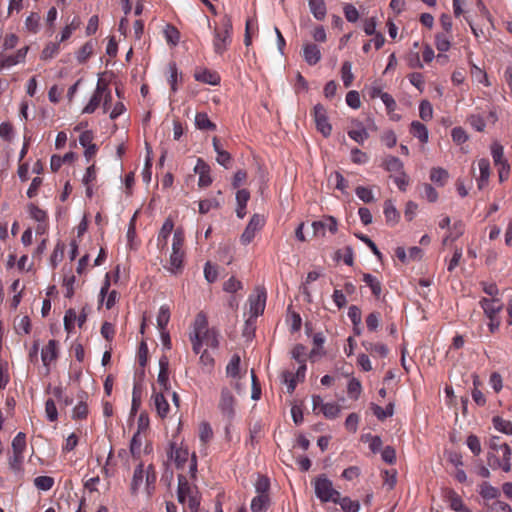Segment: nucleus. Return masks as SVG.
<instances>
[{
  "label": "nucleus",
  "instance_id": "4468645a",
  "mask_svg": "<svg viewBox=\"0 0 512 512\" xmlns=\"http://www.w3.org/2000/svg\"><path fill=\"white\" fill-rule=\"evenodd\" d=\"M77 398L79 402L73 408L72 417L73 419L82 420L85 419L88 415V406L86 402L88 399V394L85 391H81L78 393Z\"/></svg>",
  "mask_w": 512,
  "mask_h": 512
},
{
  "label": "nucleus",
  "instance_id": "a18cd8bd",
  "mask_svg": "<svg viewBox=\"0 0 512 512\" xmlns=\"http://www.w3.org/2000/svg\"><path fill=\"white\" fill-rule=\"evenodd\" d=\"M491 155L496 166L502 163H507V161L504 159L503 146L499 142L492 143Z\"/></svg>",
  "mask_w": 512,
  "mask_h": 512
},
{
  "label": "nucleus",
  "instance_id": "5701e85b",
  "mask_svg": "<svg viewBox=\"0 0 512 512\" xmlns=\"http://www.w3.org/2000/svg\"><path fill=\"white\" fill-rule=\"evenodd\" d=\"M250 199V193L246 189L238 190L236 193L237 209L236 214L239 218H244L246 215V205Z\"/></svg>",
  "mask_w": 512,
  "mask_h": 512
},
{
  "label": "nucleus",
  "instance_id": "f8f14e48",
  "mask_svg": "<svg viewBox=\"0 0 512 512\" xmlns=\"http://www.w3.org/2000/svg\"><path fill=\"white\" fill-rule=\"evenodd\" d=\"M194 171L199 175L198 185L200 187H208L211 185L212 178L210 176V167L203 159L198 158Z\"/></svg>",
  "mask_w": 512,
  "mask_h": 512
},
{
  "label": "nucleus",
  "instance_id": "2f4dec72",
  "mask_svg": "<svg viewBox=\"0 0 512 512\" xmlns=\"http://www.w3.org/2000/svg\"><path fill=\"white\" fill-rule=\"evenodd\" d=\"M363 281L366 283L367 286H369V288L372 291V294L376 298H379L382 293L381 282L375 276L369 273L363 274Z\"/></svg>",
  "mask_w": 512,
  "mask_h": 512
},
{
  "label": "nucleus",
  "instance_id": "58836bf2",
  "mask_svg": "<svg viewBox=\"0 0 512 512\" xmlns=\"http://www.w3.org/2000/svg\"><path fill=\"white\" fill-rule=\"evenodd\" d=\"M493 426L496 430L501 433L512 435V422L509 420H505L499 416H495L492 419Z\"/></svg>",
  "mask_w": 512,
  "mask_h": 512
},
{
  "label": "nucleus",
  "instance_id": "0eeeda50",
  "mask_svg": "<svg viewBox=\"0 0 512 512\" xmlns=\"http://www.w3.org/2000/svg\"><path fill=\"white\" fill-rule=\"evenodd\" d=\"M264 225V218L259 214H254L246 228L244 229L240 241L243 245H248L251 243L256 235V233L261 230Z\"/></svg>",
  "mask_w": 512,
  "mask_h": 512
},
{
  "label": "nucleus",
  "instance_id": "473e14b6",
  "mask_svg": "<svg viewBox=\"0 0 512 512\" xmlns=\"http://www.w3.org/2000/svg\"><path fill=\"white\" fill-rule=\"evenodd\" d=\"M335 504H339L343 512H358L360 504L358 501H353L349 497L338 496Z\"/></svg>",
  "mask_w": 512,
  "mask_h": 512
},
{
  "label": "nucleus",
  "instance_id": "13d9d810",
  "mask_svg": "<svg viewBox=\"0 0 512 512\" xmlns=\"http://www.w3.org/2000/svg\"><path fill=\"white\" fill-rule=\"evenodd\" d=\"M282 377L284 382L287 384V392L292 394L295 391L297 382L299 380L294 376V373L290 371H284L282 373Z\"/></svg>",
  "mask_w": 512,
  "mask_h": 512
},
{
  "label": "nucleus",
  "instance_id": "2eb2a0df",
  "mask_svg": "<svg viewBox=\"0 0 512 512\" xmlns=\"http://www.w3.org/2000/svg\"><path fill=\"white\" fill-rule=\"evenodd\" d=\"M303 57L309 65H316L321 59V51L314 43H307L303 46Z\"/></svg>",
  "mask_w": 512,
  "mask_h": 512
},
{
  "label": "nucleus",
  "instance_id": "9d476101",
  "mask_svg": "<svg viewBox=\"0 0 512 512\" xmlns=\"http://www.w3.org/2000/svg\"><path fill=\"white\" fill-rule=\"evenodd\" d=\"M194 78L198 82L213 86L219 85L221 81V77L217 71L203 67H196Z\"/></svg>",
  "mask_w": 512,
  "mask_h": 512
},
{
  "label": "nucleus",
  "instance_id": "1a4fd4ad",
  "mask_svg": "<svg viewBox=\"0 0 512 512\" xmlns=\"http://www.w3.org/2000/svg\"><path fill=\"white\" fill-rule=\"evenodd\" d=\"M312 228L315 236H325L326 230L330 233L335 234L338 229L337 220L332 216L324 217L321 220L314 221Z\"/></svg>",
  "mask_w": 512,
  "mask_h": 512
},
{
  "label": "nucleus",
  "instance_id": "79ce46f5",
  "mask_svg": "<svg viewBox=\"0 0 512 512\" xmlns=\"http://www.w3.org/2000/svg\"><path fill=\"white\" fill-rule=\"evenodd\" d=\"M170 320V309L167 305H162L157 315V326L160 331H164Z\"/></svg>",
  "mask_w": 512,
  "mask_h": 512
},
{
  "label": "nucleus",
  "instance_id": "f257e3e1",
  "mask_svg": "<svg viewBox=\"0 0 512 512\" xmlns=\"http://www.w3.org/2000/svg\"><path fill=\"white\" fill-rule=\"evenodd\" d=\"M231 42L232 22L228 16H225L214 29L213 49L215 53L222 55L228 49Z\"/></svg>",
  "mask_w": 512,
  "mask_h": 512
},
{
  "label": "nucleus",
  "instance_id": "4c0bfd02",
  "mask_svg": "<svg viewBox=\"0 0 512 512\" xmlns=\"http://www.w3.org/2000/svg\"><path fill=\"white\" fill-rule=\"evenodd\" d=\"M184 258V251H176L172 250L170 255L169 263L170 267L168 268L172 273H176L178 270L182 268Z\"/></svg>",
  "mask_w": 512,
  "mask_h": 512
},
{
  "label": "nucleus",
  "instance_id": "052dcab7",
  "mask_svg": "<svg viewBox=\"0 0 512 512\" xmlns=\"http://www.w3.org/2000/svg\"><path fill=\"white\" fill-rule=\"evenodd\" d=\"M167 43L176 45L179 42L180 34L179 31L174 27L168 25L164 31Z\"/></svg>",
  "mask_w": 512,
  "mask_h": 512
},
{
  "label": "nucleus",
  "instance_id": "3c124183",
  "mask_svg": "<svg viewBox=\"0 0 512 512\" xmlns=\"http://www.w3.org/2000/svg\"><path fill=\"white\" fill-rule=\"evenodd\" d=\"M480 495L484 499H495L500 495V492L497 488L493 487L487 482H484L481 485Z\"/></svg>",
  "mask_w": 512,
  "mask_h": 512
},
{
  "label": "nucleus",
  "instance_id": "f03ea898",
  "mask_svg": "<svg viewBox=\"0 0 512 512\" xmlns=\"http://www.w3.org/2000/svg\"><path fill=\"white\" fill-rule=\"evenodd\" d=\"M111 100V91L105 83L99 80L93 95L83 108V113L91 114L95 112L96 109L100 107L101 103H103L104 111H107L110 107Z\"/></svg>",
  "mask_w": 512,
  "mask_h": 512
},
{
  "label": "nucleus",
  "instance_id": "6e6552de",
  "mask_svg": "<svg viewBox=\"0 0 512 512\" xmlns=\"http://www.w3.org/2000/svg\"><path fill=\"white\" fill-rule=\"evenodd\" d=\"M169 451L167 452L168 458L174 461L178 469H183L189 459V450L186 447H178L175 442H171L169 445Z\"/></svg>",
  "mask_w": 512,
  "mask_h": 512
},
{
  "label": "nucleus",
  "instance_id": "bf43d9fd",
  "mask_svg": "<svg viewBox=\"0 0 512 512\" xmlns=\"http://www.w3.org/2000/svg\"><path fill=\"white\" fill-rule=\"evenodd\" d=\"M291 356L298 363H305L306 362V347L302 344H296L291 351Z\"/></svg>",
  "mask_w": 512,
  "mask_h": 512
},
{
  "label": "nucleus",
  "instance_id": "f3484780",
  "mask_svg": "<svg viewBox=\"0 0 512 512\" xmlns=\"http://www.w3.org/2000/svg\"><path fill=\"white\" fill-rule=\"evenodd\" d=\"M478 167L480 171V176L477 178V185L480 190L484 189L488 183L490 178V162L486 158H482L478 161Z\"/></svg>",
  "mask_w": 512,
  "mask_h": 512
},
{
  "label": "nucleus",
  "instance_id": "37998d69",
  "mask_svg": "<svg viewBox=\"0 0 512 512\" xmlns=\"http://www.w3.org/2000/svg\"><path fill=\"white\" fill-rule=\"evenodd\" d=\"M341 78L346 88L350 87L354 80L352 73V64L349 61H345L341 67Z\"/></svg>",
  "mask_w": 512,
  "mask_h": 512
},
{
  "label": "nucleus",
  "instance_id": "4be33fe9",
  "mask_svg": "<svg viewBox=\"0 0 512 512\" xmlns=\"http://www.w3.org/2000/svg\"><path fill=\"white\" fill-rule=\"evenodd\" d=\"M152 399L154 402V406L156 409V412L158 416L162 419H164L168 412H169V404L166 398L164 397L163 393H154L152 395Z\"/></svg>",
  "mask_w": 512,
  "mask_h": 512
},
{
  "label": "nucleus",
  "instance_id": "39448f33",
  "mask_svg": "<svg viewBox=\"0 0 512 512\" xmlns=\"http://www.w3.org/2000/svg\"><path fill=\"white\" fill-rule=\"evenodd\" d=\"M235 397L228 388H222L218 407L222 415L231 422L235 416Z\"/></svg>",
  "mask_w": 512,
  "mask_h": 512
},
{
  "label": "nucleus",
  "instance_id": "6e6d98bb",
  "mask_svg": "<svg viewBox=\"0 0 512 512\" xmlns=\"http://www.w3.org/2000/svg\"><path fill=\"white\" fill-rule=\"evenodd\" d=\"M213 437V431L209 423L203 422L199 427V438L205 444Z\"/></svg>",
  "mask_w": 512,
  "mask_h": 512
},
{
  "label": "nucleus",
  "instance_id": "aec40b11",
  "mask_svg": "<svg viewBox=\"0 0 512 512\" xmlns=\"http://www.w3.org/2000/svg\"><path fill=\"white\" fill-rule=\"evenodd\" d=\"M271 505L269 494H257L251 501L250 509L252 512H265Z\"/></svg>",
  "mask_w": 512,
  "mask_h": 512
},
{
  "label": "nucleus",
  "instance_id": "c03bdc74",
  "mask_svg": "<svg viewBox=\"0 0 512 512\" xmlns=\"http://www.w3.org/2000/svg\"><path fill=\"white\" fill-rule=\"evenodd\" d=\"M364 347L366 348V350L368 352H370V354L372 355H378L380 357H386L388 355V348L385 344L383 343H367V344H363Z\"/></svg>",
  "mask_w": 512,
  "mask_h": 512
},
{
  "label": "nucleus",
  "instance_id": "680f3d73",
  "mask_svg": "<svg viewBox=\"0 0 512 512\" xmlns=\"http://www.w3.org/2000/svg\"><path fill=\"white\" fill-rule=\"evenodd\" d=\"M196 128H215V125L210 121L206 113L199 112L195 116Z\"/></svg>",
  "mask_w": 512,
  "mask_h": 512
},
{
  "label": "nucleus",
  "instance_id": "0e129e2a",
  "mask_svg": "<svg viewBox=\"0 0 512 512\" xmlns=\"http://www.w3.org/2000/svg\"><path fill=\"white\" fill-rule=\"evenodd\" d=\"M362 391V386H361V383L360 381H358L357 379L355 378H352L349 383H348V386H347V392L348 394L354 398V399H358L360 393Z\"/></svg>",
  "mask_w": 512,
  "mask_h": 512
},
{
  "label": "nucleus",
  "instance_id": "8fccbe9b",
  "mask_svg": "<svg viewBox=\"0 0 512 512\" xmlns=\"http://www.w3.org/2000/svg\"><path fill=\"white\" fill-rule=\"evenodd\" d=\"M34 485L43 491L50 490L54 485V479L50 476H38L34 479Z\"/></svg>",
  "mask_w": 512,
  "mask_h": 512
},
{
  "label": "nucleus",
  "instance_id": "338daca9",
  "mask_svg": "<svg viewBox=\"0 0 512 512\" xmlns=\"http://www.w3.org/2000/svg\"><path fill=\"white\" fill-rule=\"evenodd\" d=\"M346 103L353 109H358L361 106L360 95L357 91L351 90L346 94Z\"/></svg>",
  "mask_w": 512,
  "mask_h": 512
},
{
  "label": "nucleus",
  "instance_id": "a211bd4d",
  "mask_svg": "<svg viewBox=\"0 0 512 512\" xmlns=\"http://www.w3.org/2000/svg\"><path fill=\"white\" fill-rule=\"evenodd\" d=\"M173 228H174V223H173L172 219L167 218L164 221V223L159 231L158 237H157V246L159 249L163 250L167 247V240H168L169 235L173 231Z\"/></svg>",
  "mask_w": 512,
  "mask_h": 512
},
{
  "label": "nucleus",
  "instance_id": "b1692460",
  "mask_svg": "<svg viewBox=\"0 0 512 512\" xmlns=\"http://www.w3.org/2000/svg\"><path fill=\"white\" fill-rule=\"evenodd\" d=\"M144 479V465L143 463H139L134 470L130 491L132 495H136L143 484Z\"/></svg>",
  "mask_w": 512,
  "mask_h": 512
},
{
  "label": "nucleus",
  "instance_id": "c756f323",
  "mask_svg": "<svg viewBox=\"0 0 512 512\" xmlns=\"http://www.w3.org/2000/svg\"><path fill=\"white\" fill-rule=\"evenodd\" d=\"M383 167L389 171L394 173H402L403 172V163L402 161L395 156H387L383 160Z\"/></svg>",
  "mask_w": 512,
  "mask_h": 512
},
{
  "label": "nucleus",
  "instance_id": "4d7b16f0",
  "mask_svg": "<svg viewBox=\"0 0 512 512\" xmlns=\"http://www.w3.org/2000/svg\"><path fill=\"white\" fill-rule=\"evenodd\" d=\"M270 481L265 476H259L255 483V491L257 494H269Z\"/></svg>",
  "mask_w": 512,
  "mask_h": 512
},
{
  "label": "nucleus",
  "instance_id": "e2e57ef3",
  "mask_svg": "<svg viewBox=\"0 0 512 512\" xmlns=\"http://www.w3.org/2000/svg\"><path fill=\"white\" fill-rule=\"evenodd\" d=\"M45 413L49 421L54 422L58 418V411L54 400L48 399L45 403Z\"/></svg>",
  "mask_w": 512,
  "mask_h": 512
},
{
  "label": "nucleus",
  "instance_id": "864d4df0",
  "mask_svg": "<svg viewBox=\"0 0 512 512\" xmlns=\"http://www.w3.org/2000/svg\"><path fill=\"white\" fill-rule=\"evenodd\" d=\"M355 193L359 199L365 203H371L374 201V195L370 188L364 186H358L355 189Z\"/></svg>",
  "mask_w": 512,
  "mask_h": 512
},
{
  "label": "nucleus",
  "instance_id": "603ef678",
  "mask_svg": "<svg viewBox=\"0 0 512 512\" xmlns=\"http://www.w3.org/2000/svg\"><path fill=\"white\" fill-rule=\"evenodd\" d=\"M28 211L31 218H33L37 222L41 223L47 220V213L33 203L29 204Z\"/></svg>",
  "mask_w": 512,
  "mask_h": 512
},
{
  "label": "nucleus",
  "instance_id": "6ab92c4d",
  "mask_svg": "<svg viewBox=\"0 0 512 512\" xmlns=\"http://www.w3.org/2000/svg\"><path fill=\"white\" fill-rule=\"evenodd\" d=\"M312 116L314 118L316 128H331V125L328 123L327 111L323 105H315L312 111Z\"/></svg>",
  "mask_w": 512,
  "mask_h": 512
},
{
  "label": "nucleus",
  "instance_id": "9b49d317",
  "mask_svg": "<svg viewBox=\"0 0 512 512\" xmlns=\"http://www.w3.org/2000/svg\"><path fill=\"white\" fill-rule=\"evenodd\" d=\"M479 303L488 318L498 317V313L503 309V303L498 298H482Z\"/></svg>",
  "mask_w": 512,
  "mask_h": 512
},
{
  "label": "nucleus",
  "instance_id": "e433bc0d",
  "mask_svg": "<svg viewBox=\"0 0 512 512\" xmlns=\"http://www.w3.org/2000/svg\"><path fill=\"white\" fill-rule=\"evenodd\" d=\"M28 52V47H23L19 49L15 54L5 56L3 55V58L5 60L6 66L11 67L14 66L20 62H23L26 58Z\"/></svg>",
  "mask_w": 512,
  "mask_h": 512
},
{
  "label": "nucleus",
  "instance_id": "20e7f679",
  "mask_svg": "<svg viewBox=\"0 0 512 512\" xmlns=\"http://www.w3.org/2000/svg\"><path fill=\"white\" fill-rule=\"evenodd\" d=\"M500 451V456L496 455L497 452H488V465L492 469L502 468L505 472H509L511 470V448L509 445H501Z\"/></svg>",
  "mask_w": 512,
  "mask_h": 512
},
{
  "label": "nucleus",
  "instance_id": "c9c22d12",
  "mask_svg": "<svg viewBox=\"0 0 512 512\" xmlns=\"http://www.w3.org/2000/svg\"><path fill=\"white\" fill-rule=\"evenodd\" d=\"M449 178L447 170L443 168H432L430 172V180L439 186H444Z\"/></svg>",
  "mask_w": 512,
  "mask_h": 512
},
{
  "label": "nucleus",
  "instance_id": "412c9836",
  "mask_svg": "<svg viewBox=\"0 0 512 512\" xmlns=\"http://www.w3.org/2000/svg\"><path fill=\"white\" fill-rule=\"evenodd\" d=\"M192 487L190 486L186 476L178 475L177 498L180 503H184L186 498L192 496Z\"/></svg>",
  "mask_w": 512,
  "mask_h": 512
},
{
  "label": "nucleus",
  "instance_id": "774afa93",
  "mask_svg": "<svg viewBox=\"0 0 512 512\" xmlns=\"http://www.w3.org/2000/svg\"><path fill=\"white\" fill-rule=\"evenodd\" d=\"M511 507L504 501L496 500L488 505V512H511Z\"/></svg>",
  "mask_w": 512,
  "mask_h": 512
},
{
  "label": "nucleus",
  "instance_id": "7ed1b4c3",
  "mask_svg": "<svg viewBox=\"0 0 512 512\" xmlns=\"http://www.w3.org/2000/svg\"><path fill=\"white\" fill-rule=\"evenodd\" d=\"M313 484L316 497L323 503H334L340 496V492L333 487L332 481L325 474L317 476Z\"/></svg>",
  "mask_w": 512,
  "mask_h": 512
},
{
  "label": "nucleus",
  "instance_id": "dca6fc26",
  "mask_svg": "<svg viewBox=\"0 0 512 512\" xmlns=\"http://www.w3.org/2000/svg\"><path fill=\"white\" fill-rule=\"evenodd\" d=\"M57 356V341L51 339L48 341L47 345L42 348L41 351V359L43 365L48 367L52 361L56 360Z\"/></svg>",
  "mask_w": 512,
  "mask_h": 512
},
{
  "label": "nucleus",
  "instance_id": "cd10ccee",
  "mask_svg": "<svg viewBox=\"0 0 512 512\" xmlns=\"http://www.w3.org/2000/svg\"><path fill=\"white\" fill-rule=\"evenodd\" d=\"M218 331L215 328H210L202 333V344L210 347V348H218L219 340H218Z\"/></svg>",
  "mask_w": 512,
  "mask_h": 512
},
{
  "label": "nucleus",
  "instance_id": "a878e982",
  "mask_svg": "<svg viewBox=\"0 0 512 512\" xmlns=\"http://www.w3.org/2000/svg\"><path fill=\"white\" fill-rule=\"evenodd\" d=\"M384 215L386 222L390 225H395L399 221L400 214L391 200L384 202Z\"/></svg>",
  "mask_w": 512,
  "mask_h": 512
},
{
  "label": "nucleus",
  "instance_id": "bb28decb",
  "mask_svg": "<svg viewBox=\"0 0 512 512\" xmlns=\"http://www.w3.org/2000/svg\"><path fill=\"white\" fill-rule=\"evenodd\" d=\"M309 8L317 20H323L326 16V4L324 0H309Z\"/></svg>",
  "mask_w": 512,
  "mask_h": 512
},
{
  "label": "nucleus",
  "instance_id": "de8ad7c7",
  "mask_svg": "<svg viewBox=\"0 0 512 512\" xmlns=\"http://www.w3.org/2000/svg\"><path fill=\"white\" fill-rule=\"evenodd\" d=\"M497 119V112L495 110L483 113V115L479 118V124L476 125V128L494 126L497 122Z\"/></svg>",
  "mask_w": 512,
  "mask_h": 512
},
{
  "label": "nucleus",
  "instance_id": "7c9ffc66",
  "mask_svg": "<svg viewBox=\"0 0 512 512\" xmlns=\"http://www.w3.org/2000/svg\"><path fill=\"white\" fill-rule=\"evenodd\" d=\"M452 35L450 33L439 32L435 36V46L438 51L446 52L450 49Z\"/></svg>",
  "mask_w": 512,
  "mask_h": 512
},
{
  "label": "nucleus",
  "instance_id": "423d86ee",
  "mask_svg": "<svg viewBox=\"0 0 512 512\" xmlns=\"http://www.w3.org/2000/svg\"><path fill=\"white\" fill-rule=\"evenodd\" d=\"M267 299V292L264 287H257L255 294L249 297L250 314L257 318L264 312Z\"/></svg>",
  "mask_w": 512,
  "mask_h": 512
},
{
  "label": "nucleus",
  "instance_id": "69168bd1",
  "mask_svg": "<svg viewBox=\"0 0 512 512\" xmlns=\"http://www.w3.org/2000/svg\"><path fill=\"white\" fill-rule=\"evenodd\" d=\"M466 443H467L468 448L471 450V452L475 456H478L481 453V443H480L479 438L476 435H473V434L469 435L467 437Z\"/></svg>",
  "mask_w": 512,
  "mask_h": 512
},
{
  "label": "nucleus",
  "instance_id": "f704fd0d",
  "mask_svg": "<svg viewBox=\"0 0 512 512\" xmlns=\"http://www.w3.org/2000/svg\"><path fill=\"white\" fill-rule=\"evenodd\" d=\"M371 409L373 411V414L380 421H383L386 418L391 417L394 413V406L392 403H389L385 408H382L381 406L372 403Z\"/></svg>",
  "mask_w": 512,
  "mask_h": 512
},
{
  "label": "nucleus",
  "instance_id": "393cba45",
  "mask_svg": "<svg viewBox=\"0 0 512 512\" xmlns=\"http://www.w3.org/2000/svg\"><path fill=\"white\" fill-rule=\"evenodd\" d=\"M95 44V41L89 40L78 49L76 59L80 64H84L93 55Z\"/></svg>",
  "mask_w": 512,
  "mask_h": 512
},
{
  "label": "nucleus",
  "instance_id": "5fc2aeb1",
  "mask_svg": "<svg viewBox=\"0 0 512 512\" xmlns=\"http://www.w3.org/2000/svg\"><path fill=\"white\" fill-rule=\"evenodd\" d=\"M184 239H185L184 231L181 228H177L173 234L172 250L184 251L183 250Z\"/></svg>",
  "mask_w": 512,
  "mask_h": 512
},
{
  "label": "nucleus",
  "instance_id": "ddd939ff",
  "mask_svg": "<svg viewBox=\"0 0 512 512\" xmlns=\"http://www.w3.org/2000/svg\"><path fill=\"white\" fill-rule=\"evenodd\" d=\"M157 382L160 386H162L164 391H168L170 389L169 384V359L167 356L163 355L159 359V373L157 377Z\"/></svg>",
  "mask_w": 512,
  "mask_h": 512
},
{
  "label": "nucleus",
  "instance_id": "49530a36",
  "mask_svg": "<svg viewBox=\"0 0 512 512\" xmlns=\"http://www.w3.org/2000/svg\"><path fill=\"white\" fill-rule=\"evenodd\" d=\"M13 453L23 454L26 449V435L19 432L12 441Z\"/></svg>",
  "mask_w": 512,
  "mask_h": 512
},
{
  "label": "nucleus",
  "instance_id": "72a5a7b5",
  "mask_svg": "<svg viewBox=\"0 0 512 512\" xmlns=\"http://www.w3.org/2000/svg\"><path fill=\"white\" fill-rule=\"evenodd\" d=\"M60 45H61V43L58 41L57 42H48L41 52V56H40L41 59L46 61V60H50V59L54 58L60 52V49H61Z\"/></svg>",
  "mask_w": 512,
  "mask_h": 512
},
{
  "label": "nucleus",
  "instance_id": "09e8293b",
  "mask_svg": "<svg viewBox=\"0 0 512 512\" xmlns=\"http://www.w3.org/2000/svg\"><path fill=\"white\" fill-rule=\"evenodd\" d=\"M341 408L336 403H326L322 405L321 412L327 419H335L339 416Z\"/></svg>",
  "mask_w": 512,
  "mask_h": 512
},
{
  "label": "nucleus",
  "instance_id": "c85d7f7f",
  "mask_svg": "<svg viewBox=\"0 0 512 512\" xmlns=\"http://www.w3.org/2000/svg\"><path fill=\"white\" fill-rule=\"evenodd\" d=\"M208 329V320L206 315L203 312L198 313L195 317L193 329L190 334H197V336H201L202 333Z\"/></svg>",
  "mask_w": 512,
  "mask_h": 512
},
{
  "label": "nucleus",
  "instance_id": "a19ab883",
  "mask_svg": "<svg viewBox=\"0 0 512 512\" xmlns=\"http://www.w3.org/2000/svg\"><path fill=\"white\" fill-rule=\"evenodd\" d=\"M241 359L238 354H234L226 366V373L229 377L236 378L239 376Z\"/></svg>",
  "mask_w": 512,
  "mask_h": 512
},
{
  "label": "nucleus",
  "instance_id": "ea45409f",
  "mask_svg": "<svg viewBox=\"0 0 512 512\" xmlns=\"http://www.w3.org/2000/svg\"><path fill=\"white\" fill-rule=\"evenodd\" d=\"M40 20V14L37 12H32L29 16H27L25 20V28L33 34L38 33L40 29Z\"/></svg>",
  "mask_w": 512,
  "mask_h": 512
}]
</instances>
